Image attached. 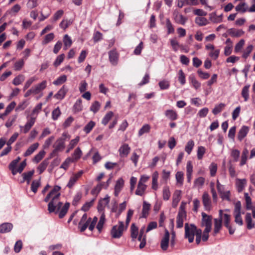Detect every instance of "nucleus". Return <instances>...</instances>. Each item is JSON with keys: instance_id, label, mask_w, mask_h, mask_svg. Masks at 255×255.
I'll use <instances>...</instances> for the list:
<instances>
[{"instance_id": "60", "label": "nucleus", "mask_w": 255, "mask_h": 255, "mask_svg": "<svg viewBox=\"0 0 255 255\" xmlns=\"http://www.w3.org/2000/svg\"><path fill=\"white\" fill-rule=\"evenodd\" d=\"M95 123L93 121H90L84 127V131L86 133H89L93 128L95 127Z\"/></svg>"}, {"instance_id": "4", "label": "nucleus", "mask_w": 255, "mask_h": 255, "mask_svg": "<svg viewBox=\"0 0 255 255\" xmlns=\"http://www.w3.org/2000/svg\"><path fill=\"white\" fill-rule=\"evenodd\" d=\"M235 216V222L240 226L243 224V221L241 217V203L238 201L235 203L234 211Z\"/></svg>"}, {"instance_id": "33", "label": "nucleus", "mask_w": 255, "mask_h": 255, "mask_svg": "<svg viewBox=\"0 0 255 255\" xmlns=\"http://www.w3.org/2000/svg\"><path fill=\"white\" fill-rule=\"evenodd\" d=\"M101 213V215L100 218L99 222L98 223V224L96 227L97 229H98V230L99 231V232H101V231L103 229V225L106 221L105 215L104 212H102Z\"/></svg>"}, {"instance_id": "58", "label": "nucleus", "mask_w": 255, "mask_h": 255, "mask_svg": "<svg viewBox=\"0 0 255 255\" xmlns=\"http://www.w3.org/2000/svg\"><path fill=\"white\" fill-rule=\"evenodd\" d=\"M54 38V34L50 33L45 36L42 42V44L45 45L51 41Z\"/></svg>"}, {"instance_id": "21", "label": "nucleus", "mask_w": 255, "mask_h": 255, "mask_svg": "<svg viewBox=\"0 0 255 255\" xmlns=\"http://www.w3.org/2000/svg\"><path fill=\"white\" fill-rule=\"evenodd\" d=\"M158 173L157 171H155L152 175V185L151 188L153 190L156 191L158 189Z\"/></svg>"}, {"instance_id": "36", "label": "nucleus", "mask_w": 255, "mask_h": 255, "mask_svg": "<svg viewBox=\"0 0 255 255\" xmlns=\"http://www.w3.org/2000/svg\"><path fill=\"white\" fill-rule=\"evenodd\" d=\"M249 154V150L247 148H245L242 152L241 156V160L240 162V166H242L246 163L248 155Z\"/></svg>"}, {"instance_id": "1", "label": "nucleus", "mask_w": 255, "mask_h": 255, "mask_svg": "<svg viewBox=\"0 0 255 255\" xmlns=\"http://www.w3.org/2000/svg\"><path fill=\"white\" fill-rule=\"evenodd\" d=\"M60 189L61 188L59 186H55L44 200L45 202L51 200L48 205V210L49 213L53 212L56 210H59L62 207V203L59 200Z\"/></svg>"}, {"instance_id": "46", "label": "nucleus", "mask_w": 255, "mask_h": 255, "mask_svg": "<svg viewBox=\"0 0 255 255\" xmlns=\"http://www.w3.org/2000/svg\"><path fill=\"white\" fill-rule=\"evenodd\" d=\"M63 42L64 44V49L66 50L67 48L70 47L72 43V40L69 36L65 34L63 37Z\"/></svg>"}, {"instance_id": "38", "label": "nucleus", "mask_w": 255, "mask_h": 255, "mask_svg": "<svg viewBox=\"0 0 255 255\" xmlns=\"http://www.w3.org/2000/svg\"><path fill=\"white\" fill-rule=\"evenodd\" d=\"M205 179L203 177H199L196 178L194 181V186L201 188L204 184Z\"/></svg>"}, {"instance_id": "3", "label": "nucleus", "mask_w": 255, "mask_h": 255, "mask_svg": "<svg viewBox=\"0 0 255 255\" xmlns=\"http://www.w3.org/2000/svg\"><path fill=\"white\" fill-rule=\"evenodd\" d=\"M125 230L123 222L119 221L118 225H115L113 227L111 234L113 238H120L123 234V232Z\"/></svg>"}, {"instance_id": "31", "label": "nucleus", "mask_w": 255, "mask_h": 255, "mask_svg": "<svg viewBox=\"0 0 255 255\" xmlns=\"http://www.w3.org/2000/svg\"><path fill=\"white\" fill-rule=\"evenodd\" d=\"M250 85L249 84L245 85L242 90L241 95L244 98V101L247 102L249 99V89Z\"/></svg>"}, {"instance_id": "32", "label": "nucleus", "mask_w": 255, "mask_h": 255, "mask_svg": "<svg viewBox=\"0 0 255 255\" xmlns=\"http://www.w3.org/2000/svg\"><path fill=\"white\" fill-rule=\"evenodd\" d=\"M34 173V170L29 171L27 172L23 173L22 175L23 177V180L21 181V182H24L25 181H26L27 184H29Z\"/></svg>"}, {"instance_id": "63", "label": "nucleus", "mask_w": 255, "mask_h": 255, "mask_svg": "<svg viewBox=\"0 0 255 255\" xmlns=\"http://www.w3.org/2000/svg\"><path fill=\"white\" fill-rule=\"evenodd\" d=\"M101 107V104L98 101L94 102L90 107V111L94 113H97Z\"/></svg>"}, {"instance_id": "54", "label": "nucleus", "mask_w": 255, "mask_h": 255, "mask_svg": "<svg viewBox=\"0 0 255 255\" xmlns=\"http://www.w3.org/2000/svg\"><path fill=\"white\" fill-rule=\"evenodd\" d=\"M253 49V46L252 44L249 45L243 52L242 57L246 59L251 53Z\"/></svg>"}, {"instance_id": "28", "label": "nucleus", "mask_w": 255, "mask_h": 255, "mask_svg": "<svg viewBox=\"0 0 255 255\" xmlns=\"http://www.w3.org/2000/svg\"><path fill=\"white\" fill-rule=\"evenodd\" d=\"M146 188H147L146 185L140 184L138 183L135 194L136 195L142 196L144 194Z\"/></svg>"}, {"instance_id": "8", "label": "nucleus", "mask_w": 255, "mask_h": 255, "mask_svg": "<svg viewBox=\"0 0 255 255\" xmlns=\"http://www.w3.org/2000/svg\"><path fill=\"white\" fill-rule=\"evenodd\" d=\"M177 6L182 8L184 5H197L198 4V0H176Z\"/></svg>"}, {"instance_id": "41", "label": "nucleus", "mask_w": 255, "mask_h": 255, "mask_svg": "<svg viewBox=\"0 0 255 255\" xmlns=\"http://www.w3.org/2000/svg\"><path fill=\"white\" fill-rule=\"evenodd\" d=\"M82 102V100L81 99H79L76 101L73 106L74 112H79L82 110L83 106Z\"/></svg>"}, {"instance_id": "30", "label": "nucleus", "mask_w": 255, "mask_h": 255, "mask_svg": "<svg viewBox=\"0 0 255 255\" xmlns=\"http://www.w3.org/2000/svg\"><path fill=\"white\" fill-rule=\"evenodd\" d=\"M150 208V204L147 203L146 201H143L141 217L146 218L147 216Z\"/></svg>"}, {"instance_id": "13", "label": "nucleus", "mask_w": 255, "mask_h": 255, "mask_svg": "<svg viewBox=\"0 0 255 255\" xmlns=\"http://www.w3.org/2000/svg\"><path fill=\"white\" fill-rule=\"evenodd\" d=\"M110 202V197L107 195L105 198L99 201L98 205V210L100 213L104 212L105 207L109 204Z\"/></svg>"}, {"instance_id": "20", "label": "nucleus", "mask_w": 255, "mask_h": 255, "mask_svg": "<svg viewBox=\"0 0 255 255\" xmlns=\"http://www.w3.org/2000/svg\"><path fill=\"white\" fill-rule=\"evenodd\" d=\"M124 184V181L122 178L119 179L117 182L115 186V192L114 194L116 196H118L119 193L121 192L123 188Z\"/></svg>"}, {"instance_id": "11", "label": "nucleus", "mask_w": 255, "mask_h": 255, "mask_svg": "<svg viewBox=\"0 0 255 255\" xmlns=\"http://www.w3.org/2000/svg\"><path fill=\"white\" fill-rule=\"evenodd\" d=\"M83 172L82 170L79 171L78 172L73 174L70 177L69 182L67 185V187L69 188H72L78 179L81 176Z\"/></svg>"}, {"instance_id": "40", "label": "nucleus", "mask_w": 255, "mask_h": 255, "mask_svg": "<svg viewBox=\"0 0 255 255\" xmlns=\"http://www.w3.org/2000/svg\"><path fill=\"white\" fill-rule=\"evenodd\" d=\"M222 221L218 219H214V233L215 235L219 232L222 227Z\"/></svg>"}, {"instance_id": "10", "label": "nucleus", "mask_w": 255, "mask_h": 255, "mask_svg": "<svg viewBox=\"0 0 255 255\" xmlns=\"http://www.w3.org/2000/svg\"><path fill=\"white\" fill-rule=\"evenodd\" d=\"M169 236L170 235L169 232L167 230H165V234L162 239L160 243V247L163 251H166L168 248L169 241Z\"/></svg>"}, {"instance_id": "57", "label": "nucleus", "mask_w": 255, "mask_h": 255, "mask_svg": "<svg viewBox=\"0 0 255 255\" xmlns=\"http://www.w3.org/2000/svg\"><path fill=\"white\" fill-rule=\"evenodd\" d=\"M206 152L205 148L203 146H200L198 147L197 149V158L199 160L202 159L204 154Z\"/></svg>"}, {"instance_id": "34", "label": "nucleus", "mask_w": 255, "mask_h": 255, "mask_svg": "<svg viewBox=\"0 0 255 255\" xmlns=\"http://www.w3.org/2000/svg\"><path fill=\"white\" fill-rule=\"evenodd\" d=\"M235 9L238 12L244 13L248 10L247 4L245 2H240L236 6Z\"/></svg>"}, {"instance_id": "15", "label": "nucleus", "mask_w": 255, "mask_h": 255, "mask_svg": "<svg viewBox=\"0 0 255 255\" xmlns=\"http://www.w3.org/2000/svg\"><path fill=\"white\" fill-rule=\"evenodd\" d=\"M47 82L44 80L41 83L37 84L32 87L33 94H38L41 91L43 90L46 87Z\"/></svg>"}, {"instance_id": "43", "label": "nucleus", "mask_w": 255, "mask_h": 255, "mask_svg": "<svg viewBox=\"0 0 255 255\" xmlns=\"http://www.w3.org/2000/svg\"><path fill=\"white\" fill-rule=\"evenodd\" d=\"M70 207L69 203H66L63 207L62 208L59 213V217L60 218H63L66 214Z\"/></svg>"}, {"instance_id": "51", "label": "nucleus", "mask_w": 255, "mask_h": 255, "mask_svg": "<svg viewBox=\"0 0 255 255\" xmlns=\"http://www.w3.org/2000/svg\"><path fill=\"white\" fill-rule=\"evenodd\" d=\"M150 126L148 124L144 125L138 131V136H140L145 133L149 132Z\"/></svg>"}, {"instance_id": "39", "label": "nucleus", "mask_w": 255, "mask_h": 255, "mask_svg": "<svg viewBox=\"0 0 255 255\" xmlns=\"http://www.w3.org/2000/svg\"><path fill=\"white\" fill-rule=\"evenodd\" d=\"M109 59L113 64H115L118 60V54L116 51L112 50L109 53Z\"/></svg>"}, {"instance_id": "5", "label": "nucleus", "mask_w": 255, "mask_h": 255, "mask_svg": "<svg viewBox=\"0 0 255 255\" xmlns=\"http://www.w3.org/2000/svg\"><path fill=\"white\" fill-rule=\"evenodd\" d=\"M65 141V138H59L56 141L53 146L54 149L51 153L52 156L56 155L58 152L62 151L64 148Z\"/></svg>"}, {"instance_id": "59", "label": "nucleus", "mask_w": 255, "mask_h": 255, "mask_svg": "<svg viewBox=\"0 0 255 255\" xmlns=\"http://www.w3.org/2000/svg\"><path fill=\"white\" fill-rule=\"evenodd\" d=\"M113 115L114 114L112 112H109L103 119L102 123L104 125H106L108 123L109 121L111 119Z\"/></svg>"}, {"instance_id": "47", "label": "nucleus", "mask_w": 255, "mask_h": 255, "mask_svg": "<svg viewBox=\"0 0 255 255\" xmlns=\"http://www.w3.org/2000/svg\"><path fill=\"white\" fill-rule=\"evenodd\" d=\"M189 79L192 84V85L195 89H198L200 87L201 83L196 79L194 76H190Z\"/></svg>"}, {"instance_id": "16", "label": "nucleus", "mask_w": 255, "mask_h": 255, "mask_svg": "<svg viewBox=\"0 0 255 255\" xmlns=\"http://www.w3.org/2000/svg\"><path fill=\"white\" fill-rule=\"evenodd\" d=\"M249 131V128L246 126L241 127L238 133L237 138L240 141H242L247 135Z\"/></svg>"}, {"instance_id": "26", "label": "nucleus", "mask_w": 255, "mask_h": 255, "mask_svg": "<svg viewBox=\"0 0 255 255\" xmlns=\"http://www.w3.org/2000/svg\"><path fill=\"white\" fill-rule=\"evenodd\" d=\"M175 178L177 185L179 187L182 186L183 184L184 173L182 171L177 172L175 174Z\"/></svg>"}, {"instance_id": "37", "label": "nucleus", "mask_w": 255, "mask_h": 255, "mask_svg": "<svg viewBox=\"0 0 255 255\" xmlns=\"http://www.w3.org/2000/svg\"><path fill=\"white\" fill-rule=\"evenodd\" d=\"M195 23L198 25L202 26L207 25L208 23V20L204 17H197L195 19Z\"/></svg>"}, {"instance_id": "50", "label": "nucleus", "mask_w": 255, "mask_h": 255, "mask_svg": "<svg viewBox=\"0 0 255 255\" xmlns=\"http://www.w3.org/2000/svg\"><path fill=\"white\" fill-rule=\"evenodd\" d=\"M48 163V160L45 159L39 165L37 169L40 174L42 173L45 170Z\"/></svg>"}, {"instance_id": "23", "label": "nucleus", "mask_w": 255, "mask_h": 255, "mask_svg": "<svg viewBox=\"0 0 255 255\" xmlns=\"http://www.w3.org/2000/svg\"><path fill=\"white\" fill-rule=\"evenodd\" d=\"M229 34L235 37H239L244 34V31L242 29H237L235 28H230L228 30Z\"/></svg>"}, {"instance_id": "22", "label": "nucleus", "mask_w": 255, "mask_h": 255, "mask_svg": "<svg viewBox=\"0 0 255 255\" xmlns=\"http://www.w3.org/2000/svg\"><path fill=\"white\" fill-rule=\"evenodd\" d=\"M165 116L171 121H175L178 118L177 112L173 110H167L165 111Z\"/></svg>"}, {"instance_id": "62", "label": "nucleus", "mask_w": 255, "mask_h": 255, "mask_svg": "<svg viewBox=\"0 0 255 255\" xmlns=\"http://www.w3.org/2000/svg\"><path fill=\"white\" fill-rule=\"evenodd\" d=\"M159 86L161 90H165L169 88L170 86L169 82L166 80L160 81L158 83Z\"/></svg>"}, {"instance_id": "9", "label": "nucleus", "mask_w": 255, "mask_h": 255, "mask_svg": "<svg viewBox=\"0 0 255 255\" xmlns=\"http://www.w3.org/2000/svg\"><path fill=\"white\" fill-rule=\"evenodd\" d=\"M202 202L204 208L207 211L211 209V201L209 195L207 192H204L202 195Z\"/></svg>"}, {"instance_id": "52", "label": "nucleus", "mask_w": 255, "mask_h": 255, "mask_svg": "<svg viewBox=\"0 0 255 255\" xmlns=\"http://www.w3.org/2000/svg\"><path fill=\"white\" fill-rule=\"evenodd\" d=\"M131 237L133 240L135 239L138 235V228L134 224H132L130 227Z\"/></svg>"}, {"instance_id": "61", "label": "nucleus", "mask_w": 255, "mask_h": 255, "mask_svg": "<svg viewBox=\"0 0 255 255\" xmlns=\"http://www.w3.org/2000/svg\"><path fill=\"white\" fill-rule=\"evenodd\" d=\"M245 41L243 39H241L238 43L236 44L235 47V52L238 53L241 51L245 44Z\"/></svg>"}, {"instance_id": "53", "label": "nucleus", "mask_w": 255, "mask_h": 255, "mask_svg": "<svg viewBox=\"0 0 255 255\" xmlns=\"http://www.w3.org/2000/svg\"><path fill=\"white\" fill-rule=\"evenodd\" d=\"M45 154V151L44 150L40 151L38 154H37L33 159V161L36 163H38L44 156Z\"/></svg>"}, {"instance_id": "14", "label": "nucleus", "mask_w": 255, "mask_h": 255, "mask_svg": "<svg viewBox=\"0 0 255 255\" xmlns=\"http://www.w3.org/2000/svg\"><path fill=\"white\" fill-rule=\"evenodd\" d=\"M130 150V147L127 143L123 144L119 149V154L121 157H127Z\"/></svg>"}, {"instance_id": "64", "label": "nucleus", "mask_w": 255, "mask_h": 255, "mask_svg": "<svg viewBox=\"0 0 255 255\" xmlns=\"http://www.w3.org/2000/svg\"><path fill=\"white\" fill-rule=\"evenodd\" d=\"M61 113L59 107L56 108L52 112V118L53 120L55 121L58 119L60 116Z\"/></svg>"}, {"instance_id": "35", "label": "nucleus", "mask_w": 255, "mask_h": 255, "mask_svg": "<svg viewBox=\"0 0 255 255\" xmlns=\"http://www.w3.org/2000/svg\"><path fill=\"white\" fill-rule=\"evenodd\" d=\"M186 217L184 213H178L176 219V226L178 228H182L183 226L184 219Z\"/></svg>"}, {"instance_id": "48", "label": "nucleus", "mask_w": 255, "mask_h": 255, "mask_svg": "<svg viewBox=\"0 0 255 255\" xmlns=\"http://www.w3.org/2000/svg\"><path fill=\"white\" fill-rule=\"evenodd\" d=\"M171 193L168 186H165L163 189L162 196L164 200H168L170 197Z\"/></svg>"}, {"instance_id": "24", "label": "nucleus", "mask_w": 255, "mask_h": 255, "mask_svg": "<svg viewBox=\"0 0 255 255\" xmlns=\"http://www.w3.org/2000/svg\"><path fill=\"white\" fill-rule=\"evenodd\" d=\"M39 144L38 142H35L31 145L24 153L23 155L25 157L32 154L38 147Z\"/></svg>"}, {"instance_id": "17", "label": "nucleus", "mask_w": 255, "mask_h": 255, "mask_svg": "<svg viewBox=\"0 0 255 255\" xmlns=\"http://www.w3.org/2000/svg\"><path fill=\"white\" fill-rule=\"evenodd\" d=\"M247 185V180L245 179H239L236 180V187L238 192H241Z\"/></svg>"}, {"instance_id": "2", "label": "nucleus", "mask_w": 255, "mask_h": 255, "mask_svg": "<svg viewBox=\"0 0 255 255\" xmlns=\"http://www.w3.org/2000/svg\"><path fill=\"white\" fill-rule=\"evenodd\" d=\"M196 231V227L193 225L186 223L185 225V238L187 239L189 243L194 241L195 234Z\"/></svg>"}, {"instance_id": "25", "label": "nucleus", "mask_w": 255, "mask_h": 255, "mask_svg": "<svg viewBox=\"0 0 255 255\" xmlns=\"http://www.w3.org/2000/svg\"><path fill=\"white\" fill-rule=\"evenodd\" d=\"M67 92V89L65 86H63L62 87L54 96V97L58 100H62L65 97Z\"/></svg>"}, {"instance_id": "27", "label": "nucleus", "mask_w": 255, "mask_h": 255, "mask_svg": "<svg viewBox=\"0 0 255 255\" xmlns=\"http://www.w3.org/2000/svg\"><path fill=\"white\" fill-rule=\"evenodd\" d=\"M13 226L9 223H5L0 225V233H5L10 232L12 229Z\"/></svg>"}, {"instance_id": "44", "label": "nucleus", "mask_w": 255, "mask_h": 255, "mask_svg": "<svg viewBox=\"0 0 255 255\" xmlns=\"http://www.w3.org/2000/svg\"><path fill=\"white\" fill-rule=\"evenodd\" d=\"M195 143L193 140H189L185 147V151L188 153V154H190L192 152V149L194 146Z\"/></svg>"}, {"instance_id": "6", "label": "nucleus", "mask_w": 255, "mask_h": 255, "mask_svg": "<svg viewBox=\"0 0 255 255\" xmlns=\"http://www.w3.org/2000/svg\"><path fill=\"white\" fill-rule=\"evenodd\" d=\"M36 121V117L31 116L27 120L24 126H19L20 131L24 133H26L34 125Z\"/></svg>"}, {"instance_id": "55", "label": "nucleus", "mask_w": 255, "mask_h": 255, "mask_svg": "<svg viewBox=\"0 0 255 255\" xmlns=\"http://www.w3.org/2000/svg\"><path fill=\"white\" fill-rule=\"evenodd\" d=\"M210 175L212 177L216 175L217 171V164L214 162L211 163L209 167Z\"/></svg>"}, {"instance_id": "56", "label": "nucleus", "mask_w": 255, "mask_h": 255, "mask_svg": "<svg viewBox=\"0 0 255 255\" xmlns=\"http://www.w3.org/2000/svg\"><path fill=\"white\" fill-rule=\"evenodd\" d=\"M40 185V180H33L31 185V190L34 193H35L37 191L38 188Z\"/></svg>"}, {"instance_id": "42", "label": "nucleus", "mask_w": 255, "mask_h": 255, "mask_svg": "<svg viewBox=\"0 0 255 255\" xmlns=\"http://www.w3.org/2000/svg\"><path fill=\"white\" fill-rule=\"evenodd\" d=\"M210 19L214 23H219L222 21V14L217 15L215 13L210 14Z\"/></svg>"}, {"instance_id": "18", "label": "nucleus", "mask_w": 255, "mask_h": 255, "mask_svg": "<svg viewBox=\"0 0 255 255\" xmlns=\"http://www.w3.org/2000/svg\"><path fill=\"white\" fill-rule=\"evenodd\" d=\"M193 172V165L191 161H188L186 165V176L187 182H191Z\"/></svg>"}, {"instance_id": "7", "label": "nucleus", "mask_w": 255, "mask_h": 255, "mask_svg": "<svg viewBox=\"0 0 255 255\" xmlns=\"http://www.w3.org/2000/svg\"><path fill=\"white\" fill-rule=\"evenodd\" d=\"M173 18L175 22L183 25H185L188 20V18L187 17H185L182 14L179 13L177 11H174Z\"/></svg>"}, {"instance_id": "19", "label": "nucleus", "mask_w": 255, "mask_h": 255, "mask_svg": "<svg viewBox=\"0 0 255 255\" xmlns=\"http://www.w3.org/2000/svg\"><path fill=\"white\" fill-rule=\"evenodd\" d=\"M82 155V150L79 147H77L72 154L71 157H70V159L73 162H74L78 160L81 157Z\"/></svg>"}, {"instance_id": "12", "label": "nucleus", "mask_w": 255, "mask_h": 255, "mask_svg": "<svg viewBox=\"0 0 255 255\" xmlns=\"http://www.w3.org/2000/svg\"><path fill=\"white\" fill-rule=\"evenodd\" d=\"M202 226H205V228L212 229V217L210 216L207 215L205 213H202Z\"/></svg>"}, {"instance_id": "49", "label": "nucleus", "mask_w": 255, "mask_h": 255, "mask_svg": "<svg viewBox=\"0 0 255 255\" xmlns=\"http://www.w3.org/2000/svg\"><path fill=\"white\" fill-rule=\"evenodd\" d=\"M225 106V104L224 103H220L219 105H216L212 110L213 114L215 115L218 114L224 109Z\"/></svg>"}, {"instance_id": "45", "label": "nucleus", "mask_w": 255, "mask_h": 255, "mask_svg": "<svg viewBox=\"0 0 255 255\" xmlns=\"http://www.w3.org/2000/svg\"><path fill=\"white\" fill-rule=\"evenodd\" d=\"M67 80V76L65 75H63L59 76L55 81H53V84L54 85L58 86L65 83Z\"/></svg>"}, {"instance_id": "29", "label": "nucleus", "mask_w": 255, "mask_h": 255, "mask_svg": "<svg viewBox=\"0 0 255 255\" xmlns=\"http://www.w3.org/2000/svg\"><path fill=\"white\" fill-rule=\"evenodd\" d=\"M246 222L247 225V228L251 230L255 227V223L253 221L252 219L251 214L249 213H247L246 215Z\"/></svg>"}]
</instances>
